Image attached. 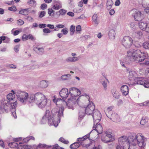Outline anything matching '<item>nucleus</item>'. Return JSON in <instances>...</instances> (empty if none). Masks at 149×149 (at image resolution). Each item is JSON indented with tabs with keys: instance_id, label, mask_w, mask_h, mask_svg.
Here are the masks:
<instances>
[{
	"instance_id": "obj_1",
	"label": "nucleus",
	"mask_w": 149,
	"mask_h": 149,
	"mask_svg": "<svg viewBox=\"0 0 149 149\" xmlns=\"http://www.w3.org/2000/svg\"><path fill=\"white\" fill-rule=\"evenodd\" d=\"M11 92L12 93L7 95V99L9 101L12 100L15 98V94L18 100L24 104L34 102L41 109L45 107L47 104V98L41 93L37 92L34 95H29L27 92L20 90L17 91L16 92L13 90H11Z\"/></svg>"
},
{
	"instance_id": "obj_2",
	"label": "nucleus",
	"mask_w": 149,
	"mask_h": 149,
	"mask_svg": "<svg viewBox=\"0 0 149 149\" xmlns=\"http://www.w3.org/2000/svg\"><path fill=\"white\" fill-rule=\"evenodd\" d=\"M57 111L56 109H53L51 111L47 110L41 120L42 124L45 123L47 120L48 123L49 125H53L55 127H57L60 122V117L63 116V114L62 112H59L58 117L56 115Z\"/></svg>"
},
{
	"instance_id": "obj_3",
	"label": "nucleus",
	"mask_w": 149,
	"mask_h": 149,
	"mask_svg": "<svg viewBox=\"0 0 149 149\" xmlns=\"http://www.w3.org/2000/svg\"><path fill=\"white\" fill-rule=\"evenodd\" d=\"M127 56L136 63L144 61L143 64L149 66V56L146 52H141L139 49H130L127 52Z\"/></svg>"
},
{
	"instance_id": "obj_4",
	"label": "nucleus",
	"mask_w": 149,
	"mask_h": 149,
	"mask_svg": "<svg viewBox=\"0 0 149 149\" xmlns=\"http://www.w3.org/2000/svg\"><path fill=\"white\" fill-rule=\"evenodd\" d=\"M69 93L70 97L68 99V103L71 102V104L74 105L75 103L78 102L81 99L86 98L89 100V95L85 93L80 96L78 98V96L80 95L81 92V91L75 87H72L69 89Z\"/></svg>"
},
{
	"instance_id": "obj_5",
	"label": "nucleus",
	"mask_w": 149,
	"mask_h": 149,
	"mask_svg": "<svg viewBox=\"0 0 149 149\" xmlns=\"http://www.w3.org/2000/svg\"><path fill=\"white\" fill-rule=\"evenodd\" d=\"M130 138L131 145V148L133 146L134 148L133 149H136V146L138 145L139 147L141 148L139 149H144L146 145L147 139L142 134L138 133L132 134L130 135Z\"/></svg>"
},
{
	"instance_id": "obj_6",
	"label": "nucleus",
	"mask_w": 149,
	"mask_h": 149,
	"mask_svg": "<svg viewBox=\"0 0 149 149\" xmlns=\"http://www.w3.org/2000/svg\"><path fill=\"white\" fill-rule=\"evenodd\" d=\"M68 102H66L64 100H63L60 98L57 99V101L56 102V105L59 108V109L57 108H54L53 109H56L57 110V112L56 113V116L58 117L59 113L62 112L63 116L60 117V119L61 118L63 117V111L64 110V108L67 107L70 109H74L73 106L74 105H72L71 102L68 103Z\"/></svg>"
},
{
	"instance_id": "obj_7",
	"label": "nucleus",
	"mask_w": 149,
	"mask_h": 149,
	"mask_svg": "<svg viewBox=\"0 0 149 149\" xmlns=\"http://www.w3.org/2000/svg\"><path fill=\"white\" fill-rule=\"evenodd\" d=\"M130 136L128 138L124 136H122L118 138V144L116 148V149H129L130 147V149H133L131 148V145H130Z\"/></svg>"
},
{
	"instance_id": "obj_8",
	"label": "nucleus",
	"mask_w": 149,
	"mask_h": 149,
	"mask_svg": "<svg viewBox=\"0 0 149 149\" xmlns=\"http://www.w3.org/2000/svg\"><path fill=\"white\" fill-rule=\"evenodd\" d=\"M133 40L132 38L129 36H125L121 40L122 45L126 48H130L132 45Z\"/></svg>"
},
{
	"instance_id": "obj_9",
	"label": "nucleus",
	"mask_w": 149,
	"mask_h": 149,
	"mask_svg": "<svg viewBox=\"0 0 149 149\" xmlns=\"http://www.w3.org/2000/svg\"><path fill=\"white\" fill-rule=\"evenodd\" d=\"M130 13L136 21H139L142 20L144 18V15L143 13L136 9L132 10Z\"/></svg>"
},
{
	"instance_id": "obj_10",
	"label": "nucleus",
	"mask_w": 149,
	"mask_h": 149,
	"mask_svg": "<svg viewBox=\"0 0 149 149\" xmlns=\"http://www.w3.org/2000/svg\"><path fill=\"white\" fill-rule=\"evenodd\" d=\"M101 140L104 143H108L113 141L114 138L109 133L106 131L103 133L101 136Z\"/></svg>"
},
{
	"instance_id": "obj_11",
	"label": "nucleus",
	"mask_w": 149,
	"mask_h": 149,
	"mask_svg": "<svg viewBox=\"0 0 149 149\" xmlns=\"http://www.w3.org/2000/svg\"><path fill=\"white\" fill-rule=\"evenodd\" d=\"M87 100L89 102V104L84 109L85 113L87 114L91 115L93 113V111H95V106L94 105L93 102L90 101V98L89 100Z\"/></svg>"
},
{
	"instance_id": "obj_12",
	"label": "nucleus",
	"mask_w": 149,
	"mask_h": 149,
	"mask_svg": "<svg viewBox=\"0 0 149 149\" xmlns=\"http://www.w3.org/2000/svg\"><path fill=\"white\" fill-rule=\"evenodd\" d=\"M93 118L94 125L95 123H99L101 118V114L98 110H95L93 113Z\"/></svg>"
},
{
	"instance_id": "obj_13",
	"label": "nucleus",
	"mask_w": 149,
	"mask_h": 149,
	"mask_svg": "<svg viewBox=\"0 0 149 149\" xmlns=\"http://www.w3.org/2000/svg\"><path fill=\"white\" fill-rule=\"evenodd\" d=\"M10 102L6 99H3L0 100V106L3 108L6 112H7L10 109Z\"/></svg>"
},
{
	"instance_id": "obj_14",
	"label": "nucleus",
	"mask_w": 149,
	"mask_h": 149,
	"mask_svg": "<svg viewBox=\"0 0 149 149\" xmlns=\"http://www.w3.org/2000/svg\"><path fill=\"white\" fill-rule=\"evenodd\" d=\"M9 145L11 148L17 149H27V145H24L21 142L19 143L18 144L15 142H13L10 143Z\"/></svg>"
},
{
	"instance_id": "obj_15",
	"label": "nucleus",
	"mask_w": 149,
	"mask_h": 149,
	"mask_svg": "<svg viewBox=\"0 0 149 149\" xmlns=\"http://www.w3.org/2000/svg\"><path fill=\"white\" fill-rule=\"evenodd\" d=\"M137 84L143 85L145 88H149V80L147 79L146 78H140L137 80Z\"/></svg>"
},
{
	"instance_id": "obj_16",
	"label": "nucleus",
	"mask_w": 149,
	"mask_h": 149,
	"mask_svg": "<svg viewBox=\"0 0 149 149\" xmlns=\"http://www.w3.org/2000/svg\"><path fill=\"white\" fill-rule=\"evenodd\" d=\"M93 128L94 129L90 133H92L94 132L95 131L98 134H101L102 133L103 129L100 123H95V125H93Z\"/></svg>"
},
{
	"instance_id": "obj_17",
	"label": "nucleus",
	"mask_w": 149,
	"mask_h": 149,
	"mask_svg": "<svg viewBox=\"0 0 149 149\" xmlns=\"http://www.w3.org/2000/svg\"><path fill=\"white\" fill-rule=\"evenodd\" d=\"M137 72L134 70H131L129 72L128 79L130 81L135 80L137 78Z\"/></svg>"
},
{
	"instance_id": "obj_18",
	"label": "nucleus",
	"mask_w": 149,
	"mask_h": 149,
	"mask_svg": "<svg viewBox=\"0 0 149 149\" xmlns=\"http://www.w3.org/2000/svg\"><path fill=\"white\" fill-rule=\"evenodd\" d=\"M60 97L63 99H65L69 95L68 89L64 88H62L59 92Z\"/></svg>"
},
{
	"instance_id": "obj_19",
	"label": "nucleus",
	"mask_w": 149,
	"mask_h": 149,
	"mask_svg": "<svg viewBox=\"0 0 149 149\" xmlns=\"http://www.w3.org/2000/svg\"><path fill=\"white\" fill-rule=\"evenodd\" d=\"M54 5L52 7L53 9L57 10L62 8L61 3L59 1H53Z\"/></svg>"
},
{
	"instance_id": "obj_20",
	"label": "nucleus",
	"mask_w": 149,
	"mask_h": 149,
	"mask_svg": "<svg viewBox=\"0 0 149 149\" xmlns=\"http://www.w3.org/2000/svg\"><path fill=\"white\" fill-rule=\"evenodd\" d=\"M114 122H118L120 121V118L118 115L116 113H113L110 116L108 117Z\"/></svg>"
},
{
	"instance_id": "obj_21",
	"label": "nucleus",
	"mask_w": 149,
	"mask_h": 149,
	"mask_svg": "<svg viewBox=\"0 0 149 149\" xmlns=\"http://www.w3.org/2000/svg\"><path fill=\"white\" fill-rule=\"evenodd\" d=\"M121 91L123 95L126 96L129 93V88L128 86L126 85H123L120 88Z\"/></svg>"
},
{
	"instance_id": "obj_22",
	"label": "nucleus",
	"mask_w": 149,
	"mask_h": 149,
	"mask_svg": "<svg viewBox=\"0 0 149 149\" xmlns=\"http://www.w3.org/2000/svg\"><path fill=\"white\" fill-rule=\"evenodd\" d=\"M148 23L141 22L138 23L139 28L142 30L146 32Z\"/></svg>"
},
{
	"instance_id": "obj_23",
	"label": "nucleus",
	"mask_w": 149,
	"mask_h": 149,
	"mask_svg": "<svg viewBox=\"0 0 149 149\" xmlns=\"http://www.w3.org/2000/svg\"><path fill=\"white\" fill-rule=\"evenodd\" d=\"M147 0H143L141 3L142 6L144 8H146L144 9V11L147 13H149V4L147 5Z\"/></svg>"
},
{
	"instance_id": "obj_24",
	"label": "nucleus",
	"mask_w": 149,
	"mask_h": 149,
	"mask_svg": "<svg viewBox=\"0 0 149 149\" xmlns=\"http://www.w3.org/2000/svg\"><path fill=\"white\" fill-rule=\"evenodd\" d=\"M132 37L134 38L141 39L143 37L142 32L141 31L135 32L133 34Z\"/></svg>"
},
{
	"instance_id": "obj_25",
	"label": "nucleus",
	"mask_w": 149,
	"mask_h": 149,
	"mask_svg": "<svg viewBox=\"0 0 149 149\" xmlns=\"http://www.w3.org/2000/svg\"><path fill=\"white\" fill-rule=\"evenodd\" d=\"M113 108V106H111L108 107L107 109L105 110V113L108 117H110V115L113 113L112 110Z\"/></svg>"
},
{
	"instance_id": "obj_26",
	"label": "nucleus",
	"mask_w": 149,
	"mask_h": 149,
	"mask_svg": "<svg viewBox=\"0 0 149 149\" xmlns=\"http://www.w3.org/2000/svg\"><path fill=\"white\" fill-rule=\"evenodd\" d=\"M39 87L42 88H45L48 86L47 82L46 80H42L40 81L38 84Z\"/></svg>"
},
{
	"instance_id": "obj_27",
	"label": "nucleus",
	"mask_w": 149,
	"mask_h": 149,
	"mask_svg": "<svg viewBox=\"0 0 149 149\" xmlns=\"http://www.w3.org/2000/svg\"><path fill=\"white\" fill-rule=\"evenodd\" d=\"M22 39L23 41L27 40L29 39H31L33 40H34V38L33 35L31 34H29L28 35L24 34L22 36Z\"/></svg>"
},
{
	"instance_id": "obj_28",
	"label": "nucleus",
	"mask_w": 149,
	"mask_h": 149,
	"mask_svg": "<svg viewBox=\"0 0 149 149\" xmlns=\"http://www.w3.org/2000/svg\"><path fill=\"white\" fill-rule=\"evenodd\" d=\"M112 94L113 96L116 99L119 97L120 94L118 91L115 89H113L111 91Z\"/></svg>"
},
{
	"instance_id": "obj_29",
	"label": "nucleus",
	"mask_w": 149,
	"mask_h": 149,
	"mask_svg": "<svg viewBox=\"0 0 149 149\" xmlns=\"http://www.w3.org/2000/svg\"><path fill=\"white\" fill-rule=\"evenodd\" d=\"M130 26L132 30L134 31L137 29V25L136 22H133L130 23Z\"/></svg>"
},
{
	"instance_id": "obj_30",
	"label": "nucleus",
	"mask_w": 149,
	"mask_h": 149,
	"mask_svg": "<svg viewBox=\"0 0 149 149\" xmlns=\"http://www.w3.org/2000/svg\"><path fill=\"white\" fill-rule=\"evenodd\" d=\"M115 31L114 29H111L109 30V36L112 39H114L115 38Z\"/></svg>"
},
{
	"instance_id": "obj_31",
	"label": "nucleus",
	"mask_w": 149,
	"mask_h": 149,
	"mask_svg": "<svg viewBox=\"0 0 149 149\" xmlns=\"http://www.w3.org/2000/svg\"><path fill=\"white\" fill-rule=\"evenodd\" d=\"M29 9H21L19 11V13L20 14L23 15H27L28 14V11Z\"/></svg>"
},
{
	"instance_id": "obj_32",
	"label": "nucleus",
	"mask_w": 149,
	"mask_h": 149,
	"mask_svg": "<svg viewBox=\"0 0 149 149\" xmlns=\"http://www.w3.org/2000/svg\"><path fill=\"white\" fill-rule=\"evenodd\" d=\"M71 75L70 74H64L61 77V79L62 80H67L71 77Z\"/></svg>"
},
{
	"instance_id": "obj_33",
	"label": "nucleus",
	"mask_w": 149,
	"mask_h": 149,
	"mask_svg": "<svg viewBox=\"0 0 149 149\" xmlns=\"http://www.w3.org/2000/svg\"><path fill=\"white\" fill-rule=\"evenodd\" d=\"M79 142H75L71 145L70 148L71 149H74L78 148L80 146Z\"/></svg>"
},
{
	"instance_id": "obj_34",
	"label": "nucleus",
	"mask_w": 149,
	"mask_h": 149,
	"mask_svg": "<svg viewBox=\"0 0 149 149\" xmlns=\"http://www.w3.org/2000/svg\"><path fill=\"white\" fill-rule=\"evenodd\" d=\"M97 15L96 14H95L92 17V20L95 24L97 25L99 23V21L97 19Z\"/></svg>"
},
{
	"instance_id": "obj_35",
	"label": "nucleus",
	"mask_w": 149,
	"mask_h": 149,
	"mask_svg": "<svg viewBox=\"0 0 149 149\" xmlns=\"http://www.w3.org/2000/svg\"><path fill=\"white\" fill-rule=\"evenodd\" d=\"M27 4L32 7H35L36 5V2L35 0H29L27 2Z\"/></svg>"
},
{
	"instance_id": "obj_36",
	"label": "nucleus",
	"mask_w": 149,
	"mask_h": 149,
	"mask_svg": "<svg viewBox=\"0 0 149 149\" xmlns=\"http://www.w3.org/2000/svg\"><path fill=\"white\" fill-rule=\"evenodd\" d=\"M85 109L84 108H81L79 112V118L82 119L85 115Z\"/></svg>"
},
{
	"instance_id": "obj_37",
	"label": "nucleus",
	"mask_w": 149,
	"mask_h": 149,
	"mask_svg": "<svg viewBox=\"0 0 149 149\" xmlns=\"http://www.w3.org/2000/svg\"><path fill=\"white\" fill-rule=\"evenodd\" d=\"M148 121V118L146 117H143L142 118L140 122V124L143 125L146 124Z\"/></svg>"
},
{
	"instance_id": "obj_38",
	"label": "nucleus",
	"mask_w": 149,
	"mask_h": 149,
	"mask_svg": "<svg viewBox=\"0 0 149 149\" xmlns=\"http://www.w3.org/2000/svg\"><path fill=\"white\" fill-rule=\"evenodd\" d=\"M113 4V2L112 0H108L107 3V9H111Z\"/></svg>"
},
{
	"instance_id": "obj_39",
	"label": "nucleus",
	"mask_w": 149,
	"mask_h": 149,
	"mask_svg": "<svg viewBox=\"0 0 149 149\" xmlns=\"http://www.w3.org/2000/svg\"><path fill=\"white\" fill-rule=\"evenodd\" d=\"M89 136V134H88L81 138H79L77 139V141H82L84 140L85 139L88 138Z\"/></svg>"
},
{
	"instance_id": "obj_40",
	"label": "nucleus",
	"mask_w": 149,
	"mask_h": 149,
	"mask_svg": "<svg viewBox=\"0 0 149 149\" xmlns=\"http://www.w3.org/2000/svg\"><path fill=\"white\" fill-rule=\"evenodd\" d=\"M49 146L45 144L39 143L38 146H37V149L40 148H47Z\"/></svg>"
},
{
	"instance_id": "obj_41",
	"label": "nucleus",
	"mask_w": 149,
	"mask_h": 149,
	"mask_svg": "<svg viewBox=\"0 0 149 149\" xmlns=\"http://www.w3.org/2000/svg\"><path fill=\"white\" fill-rule=\"evenodd\" d=\"M32 139L33 140H35V138L34 137L32 136H30L29 137H27L23 139V141L25 143H27L29 141L31 140Z\"/></svg>"
},
{
	"instance_id": "obj_42",
	"label": "nucleus",
	"mask_w": 149,
	"mask_h": 149,
	"mask_svg": "<svg viewBox=\"0 0 149 149\" xmlns=\"http://www.w3.org/2000/svg\"><path fill=\"white\" fill-rule=\"evenodd\" d=\"M120 64L122 67L126 68L127 67L126 66V65H128L129 64V62L126 61L125 60L123 61H121L120 62Z\"/></svg>"
},
{
	"instance_id": "obj_43",
	"label": "nucleus",
	"mask_w": 149,
	"mask_h": 149,
	"mask_svg": "<svg viewBox=\"0 0 149 149\" xmlns=\"http://www.w3.org/2000/svg\"><path fill=\"white\" fill-rule=\"evenodd\" d=\"M70 35H73L74 32L75 31V26L73 25H71L70 29Z\"/></svg>"
},
{
	"instance_id": "obj_44",
	"label": "nucleus",
	"mask_w": 149,
	"mask_h": 149,
	"mask_svg": "<svg viewBox=\"0 0 149 149\" xmlns=\"http://www.w3.org/2000/svg\"><path fill=\"white\" fill-rule=\"evenodd\" d=\"M61 32L63 35H66L68 33V30L67 28L65 27L61 30Z\"/></svg>"
},
{
	"instance_id": "obj_45",
	"label": "nucleus",
	"mask_w": 149,
	"mask_h": 149,
	"mask_svg": "<svg viewBox=\"0 0 149 149\" xmlns=\"http://www.w3.org/2000/svg\"><path fill=\"white\" fill-rule=\"evenodd\" d=\"M39 68L38 65L36 63H35L34 64L31 66L30 69L32 70H34L38 69Z\"/></svg>"
},
{
	"instance_id": "obj_46",
	"label": "nucleus",
	"mask_w": 149,
	"mask_h": 149,
	"mask_svg": "<svg viewBox=\"0 0 149 149\" xmlns=\"http://www.w3.org/2000/svg\"><path fill=\"white\" fill-rule=\"evenodd\" d=\"M54 11L52 8L48 9V13L50 16H53L54 15Z\"/></svg>"
},
{
	"instance_id": "obj_47",
	"label": "nucleus",
	"mask_w": 149,
	"mask_h": 149,
	"mask_svg": "<svg viewBox=\"0 0 149 149\" xmlns=\"http://www.w3.org/2000/svg\"><path fill=\"white\" fill-rule=\"evenodd\" d=\"M103 87V89L105 91H106L107 89V83L106 81H103L101 83Z\"/></svg>"
},
{
	"instance_id": "obj_48",
	"label": "nucleus",
	"mask_w": 149,
	"mask_h": 149,
	"mask_svg": "<svg viewBox=\"0 0 149 149\" xmlns=\"http://www.w3.org/2000/svg\"><path fill=\"white\" fill-rule=\"evenodd\" d=\"M58 12L59 13L60 15H64L66 13L67 11L65 10L61 9Z\"/></svg>"
},
{
	"instance_id": "obj_49",
	"label": "nucleus",
	"mask_w": 149,
	"mask_h": 149,
	"mask_svg": "<svg viewBox=\"0 0 149 149\" xmlns=\"http://www.w3.org/2000/svg\"><path fill=\"white\" fill-rule=\"evenodd\" d=\"M76 31L77 33H80V32L81 31V26L80 25H78L76 27Z\"/></svg>"
},
{
	"instance_id": "obj_50",
	"label": "nucleus",
	"mask_w": 149,
	"mask_h": 149,
	"mask_svg": "<svg viewBox=\"0 0 149 149\" xmlns=\"http://www.w3.org/2000/svg\"><path fill=\"white\" fill-rule=\"evenodd\" d=\"M27 149H37V145H33L32 146L27 145Z\"/></svg>"
},
{
	"instance_id": "obj_51",
	"label": "nucleus",
	"mask_w": 149,
	"mask_h": 149,
	"mask_svg": "<svg viewBox=\"0 0 149 149\" xmlns=\"http://www.w3.org/2000/svg\"><path fill=\"white\" fill-rule=\"evenodd\" d=\"M59 140L60 141L65 144H67L69 143V141L68 140H65L64 138L62 137L60 138Z\"/></svg>"
},
{
	"instance_id": "obj_52",
	"label": "nucleus",
	"mask_w": 149,
	"mask_h": 149,
	"mask_svg": "<svg viewBox=\"0 0 149 149\" xmlns=\"http://www.w3.org/2000/svg\"><path fill=\"white\" fill-rule=\"evenodd\" d=\"M148 101H146L142 103L138 104V105L140 106H144L148 105Z\"/></svg>"
},
{
	"instance_id": "obj_53",
	"label": "nucleus",
	"mask_w": 149,
	"mask_h": 149,
	"mask_svg": "<svg viewBox=\"0 0 149 149\" xmlns=\"http://www.w3.org/2000/svg\"><path fill=\"white\" fill-rule=\"evenodd\" d=\"M143 46L146 49H149V43L147 42H144L143 44Z\"/></svg>"
},
{
	"instance_id": "obj_54",
	"label": "nucleus",
	"mask_w": 149,
	"mask_h": 149,
	"mask_svg": "<svg viewBox=\"0 0 149 149\" xmlns=\"http://www.w3.org/2000/svg\"><path fill=\"white\" fill-rule=\"evenodd\" d=\"M8 10L10 11H13L15 12L16 11L17 8L15 6H13L11 7H8Z\"/></svg>"
},
{
	"instance_id": "obj_55",
	"label": "nucleus",
	"mask_w": 149,
	"mask_h": 149,
	"mask_svg": "<svg viewBox=\"0 0 149 149\" xmlns=\"http://www.w3.org/2000/svg\"><path fill=\"white\" fill-rule=\"evenodd\" d=\"M64 27V25L60 24H57L56 25V27L55 29H54V31H57L58 30L56 28H63Z\"/></svg>"
},
{
	"instance_id": "obj_56",
	"label": "nucleus",
	"mask_w": 149,
	"mask_h": 149,
	"mask_svg": "<svg viewBox=\"0 0 149 149\" xmlns=\"http://www.w3.org/2000/svg\"><path fill=\"white\" fill-rule=\"evenodd\" d=\"M17 104V101H15L14 102L11 104V105L12 107L11 110H13V109H15V108L16 107Z\"/></svg>"
},
{
	"instance_id": "obj_57",
	"label": "nucleus",
	"mask_w": 149,
	"mask_h": 149,
	"mask_svg": "<svg viewBox=\"0 0 149 149\" xmlns=\"http://www.w3.org/2000/svg\"><path fill=\"white\" fill-rule=\"evenodd\" d=\"M11 112L12 114L15 118H17L16 113L15 112V109H13V110H11Z\"/></svg>"
},
{
	"instance_id": "obj_58",
	"label": "nucleus",
	"mask_w": 149,
	"mask_h": 149,
	"mask_svg": "<svg viewBox=\"0 0 149 149\" xmlns=\"http://www.w3.org/2000/svg\"><path fill=\"white\" fill-rule=\"evenodd\" d=\"M22 29H19V30H16L14 31L13 33V35L15 36H17L18 35L20 32H21L22 31Z\"/></svg>"
},
{
	"instance_id": "obj_59",
	"label": "nucleus",
	"mask_w": 149,
	"mask_h": 149,
	"mask_svg": "<svg viewBox=\"0 0 149 149\" xmlns=\"http://www.w3.org/2000/svg\"><path fill=\"white\" fill-rule=\"evenodd\" d=\"M45 13L46 12L45 11H43L41 12L39 14V17L40 18L43 17L45 15Z\"/></svg>"
},
{
	"instance_id": "obj_60",
	"label": "nucleus",
	"mask_w": 149,
	"mask_h": 149,
	"mask_svg": "<svg viewBox=\"0 0 149 149\" xmlns=\"http://www.w3.org/2000/svg\"><path fill=\"white\" fill-rule=\"evenodd\" d=\"M47 5L45 3L42 4L40 6V8L42 10H44L47 8Z\"/></svg>"
},
{
	"instance_id": "obj_61",
	"label": "nucleus",
	"mask_w": 149,
	"mask_h": 149,
	"mask_svg": "<svg viewBox=\"0 0 149 149\" xmlns=\"http://www.w3.org/2000/svg\"><path fill=\"white\" fill-rule=\"evenodd\" d=\"M17 21V24L19 25H22L24 23V22L21 19H19Z\"/></svg>"
},
{
	"instance_id": "obj_62",
	"label": "nucleus",
	"mask_w": 149,
	"mask_h": 149,
	"mask_svg": "<svg viewBox=\"0 0 149 149\" xmlns=\"http://www.w3.org/2000/svg\"><path fill=\"white\" fill-rule=\"evenodd\" d=\"M43 32L45 33H49L51 32V31L49 29L47 28H45L43 29Z\"/></svg>"
},
{
	"instance_id": "obj_63",
	"label": "nucleus",
	"mask_w": 149,
	"mask_h": 149,
	"mask_svg": "<svg viewBox=\"0 0 149 149\" xmlns=\"http://www.w3.org/2000/svg\"><path fill=\"white\" fill-rule=\"evenodd\" d=\"M38 26L40 28H43L47 26V25L45 24H40Z\"/></svg>"
},
{
	"instance_id": "obj_64",
	"label": "nucleus",
	"mask_w": 149,
	"mask_h": 149,
	"mask_svg": "<svg viewBox=\"0 0 149 149\" xmlns=\"http://www.w3.org/2000/svg\"><path fill=\"white\" fill-rule=\"evenodd\" d=\"M8 67L11 68L15 69L16 68V66L13 64H9L8 65Z\"/></svg>"
}]
</instances>
